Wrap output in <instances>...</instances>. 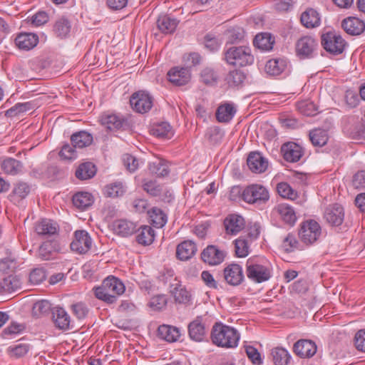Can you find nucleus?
I'll list each match as a JSON object with an SVG mask.
<instances>
[{"label": "nucleus", "instance_id": "f257e3e1", "mask_svg": "<svg viewBox=\"0 0 365 365\" xmlns=\"http://www.w3.org/2000/svg\"><path fill=\"white\" fill-rule=\"evenodd\" d=\"M210 337L215 345L232 349L237 346L240 334L234 327L219 322L212 326Z\"/></svg>", "mask_w": 365, "mask_h": 365}, {"label": "nucleus", "instance_id": "f03ea898", "mask_svg": "<svg viewBox=\"0 0 365 365\" xmlns=\"http://www.w3.org/2000/svg\"><path fill=\"white\" fill-rule=\"evenodd\" d=\"M246 274L254 282H264L272 276L271 264L264 257H250L246 262Z\"/></svg>", "mask_w": 365, "mask_h": 365}, {"label": "nucleus", "instance_id": "7ed1b4c3", "mask_svg": "<svg viewBox=\"0 0 365 365\" xmlns=\"http://www.w3.org/2000/svg\"><path fill=\"white\" fill-rule=\"evenodd\" d=\"M226 62L235 66H247L254 62L251 49L247 46H232L225 51Z\"/></svg>", "mask_w": 365, "mask_h": 365}, {"label": "nucleus", "instance_id": "20e7f679", "mask_svg": "<svg viewBox=\"0 0 365 365\" xmlns=\"http://www.w3.org/2000/svg\"><path fill=\"white\" fill-rule=\"evenodd\" d=\"M95 297H116L122 295L125 291V286L119 278L109 275L106 277L101 285L93 288Z\"/></svg>", "mask_w": 365, "mask_h": 365}, {"label": "nucleus", "instance_id": "39448f33", "mask_svg": "<svg viewBox=\"0 0 365 365\" xmlns=\"http://www.w3.org/2000/svg\"><path fill=\"white\" fill-rule=\"evenodd\" d=\"M269 197V195L267 188L258 184L247 186L242 192V200L250 204L265 202Z\"/></svg>", "mask_w": 365, "mask_h": 365}, {"label": "nucleus", "instance_id": "423d86ee", "mask_svg": "<svg viewBox=\"0 0 365 365\" xmlns=\"http://www.w3.org/2000/svg\"><path fill=\"white\" fill-rule=\"evenodd\" d=\"M131 108L137 113H148L153 107V98L148 92L138 91L132 94L130 98Z\"/></svg>", "mask_w": 365, "mask_h": 365}, {"label": "nucleus", "instance_id": "0eeeda50", "mask_svg": "<svg viewBox=\"0 0 365 365\" xmlns=\"http://www.w3.org/2000/svg\"><path fill=\"white\" fill-rule=\"evenodd\" d=\"M322 45L327 52L339 55L344 51L346 41L340 35L329 31L322 34Z\"/></svg>", "mask_w": 365, "mask_h": 365}, {"label": "nucleus", "instance_id": "6e6552de", "mask_svg": "<svg viewBox=\"0 0 365 365\" xmlns=\"http://www.w3.org/2000/svg\"><path fill=\"white\" fill-rule=\"evenodd\" d=\"M320 235L321 227L317 222L313 220L303 222L299 231V238L307 245H311L315 242Z\"/></svg>", "mask_w": 365, "mask_h": 365}, {"label": "nucleus", "instance_id": "1a4fd4ad", "mask_svg": "<svg viewBox=\"0 0 365 365\" xmlns=\"http://www.w3.org/2000/svg\"><path fill=\"white\" fill-rule=\"evenodd\" d=\"M51 319L56 328L66 331L72 329V320L66 310L61 307L56 306L51 309Z\"/></svg>", "mask_w": 365, "mask_h": 365}, {"label": "nucleus", "instance_id": "9d476101", "mask_svg": "<svg viewBox=\"0 0 365 365\" xmlns=\"http://www.w3.org/2000/svg\"><path fill=\"white\" fill-rule=\"evenodd\" d=\"M102 125L110 131L124 130L127 125L126 119L120 114L106 112L100 117Z\"/></svg>", "mask_w": 365, "mask_h": 365}, {"label": "nucleus", "instance_id": "9b49d317", "mask_svg": "<svg viewBox=\"0 0 365 365\" xmlns=\"http://www.w3.org/2000/svg\"><path fill=\"white\" fill-rule=\"evenodd\" d=\"M92 240L85 230H77L74 233V239L71 243V249L78 253L86 254L91 249Z\"/></svg>", "mask_w": 365, "mask_h": 365}, {"label": "nucleus", "instance_id": "f8f14e48", "mask_svg": "<svg viewBox=\"0 0 365 365\" xmlns=\"http://www.w3.org/2000/svg\"><path fill=\"white\" fill-rule=\"evenodd\" d=\"M317 47V41L311 36H303L296 43V52L301 58H312Z\"/></svg>", "mask_w": 365, "mask_h": 365}, {"label": "nucleus", "instance_id": "ddd939ff", "mask_svg": "<svg viewBox=\"0 0 365 365\" xmlns=\"http://www.w3.org/2000/svg\"><path fill=\"white\" fill-rule=\"evenodd\" d=\"M225 257V252L215 245H208L201 253L202 260L211 266L221 264Z\"/></svg>", "mask_w": 365, "mask_h": 365}, {"label": "nucleus", "instance_id": "4468645a", "mask_svg": "<svg viewBox=\"0 0 365 365\" xmlns=\"http://www.w3.org/2000/svg\"><path fill=\"white\" fill-rule=\"evenodd\" d=\"M39 38L37 34L30 32L18 34L14 38L15 46L21 51H30L38 43Z\"/></svg>", "mask_w": 365, "mask_h": 365}, {"label": "nucleus", "instance_id": "2eb2a0df", "mask_svg": "<svg viewBox=\"0 0 365 365\" xmlns=\"http://www.w3.org/2000/svg\"><path fill=\"white\" fill-rule=\"evenodd\" d=\"M324 218L331 226H339L344 219V210L339 204H333L327 207L324 213Z\"/></svg>", "mask_w": 365, "mask_h": 365}, {"label": "nucleus", "instance_id": "dca6fc26", "mask_svg": "<svg viewBox=\"0 0 365 365\" xmlns=\"http://www.w3.org/2000/svg\"><path fill=\"white\" fill-rule=\"evenodd\" d=\"M190 338L195 341H202L205 338L207 330L202 317H197L187 327Z\"/></svg>", "mask_w": 365, "mask_h": 365}, {"label": "nucleus", "instance_id": "f3484780", "mask_svg": "<svg viewBox=\"0 0 365 365\" xmlns=\"http://www.w3.org/2000/svg\"><path fill=\"white\" fill-rule=\"evenodd\" d=\"M281 151L284 159L290 163L298 162L304 154L302 148L294 142L283 144Z\"/></svg>", "mask_w": 365, "mask_h": 365}, {"label": "nucleus", "instance_id": "a211bd4d", "mask_svg": "<svg viewBox=\"0 0 365 365\" xmlns=\"http://www.w3.org/2000/svg\"><path fill=\"white\" fill-rule=\"evenodd\" d=\"M112 230L113 232L122 237H128L132 235L136 231V224L132 221L119 219L112 223Z\"/></svg>", "mask_w": 365, "mask_h": 365}, {"label": "nucleus", "instance_id": "6ab92c4d", "mask_svg": "<svg viewBox=\"0 0 365 365\" xmlns=\"http://www.w3.org/2000/svg\"><path fill=\"white\" fill-rule=\"evenodd\" d=\"M247 164L250 170L255 173H264L268 167L267 160L259 152H252L249 154Z\"/></svg>", "mask_w": 365, "mask_h": 365}, {"label": "nucleus", "instance_id": "aec40b11", "mask_svg": "<svg viewBox=\"0 0 365 365\" xmlns=\"http://www.w3.org/2000/svg\"><path fill=\"white\" fill-rule=\"evenodd\" d=\"M293 351L301 358H310L317 352L314 342L307 339H300L294 343Z\"/></svg>", "mask_w": 365, "mask_h": 365}, {"label": "nucleus", "instance_id": "412c9836", "mask_svg": "<svg viewBox=\"0 0 365 365\" xmlns=\"http://www.w3.org/2000/svg\"><path fill=\"white\" fill-rule=\"evenodd\" d=\"M225 281L230 285L237 286L243 281L244 275L242 268L237 264H231L224 269Z\"/></svg>", "mask_w": 365, "mask_h": 365}, {"label": "nucleus", "instance_id": "4be33fe9", "mask_svg": "<svg viewBox=\"0 0 365 365\" xmlns=\"http://www.w3.org/2000/svg\"><path fill=\"white\" fill-rule=\"evenodd\" d=\"M61 247L57 241L48 240L42 243L38 250V257L42 260H50L56 257Z\"/></svg>", "mask_w": 365, "mask_h": 365}, {"label": "nucleus", "instance_id": "5701e85b", "mask_svg": "<svg viewBox=\"0 0 365 365\" xmlns=\"http://www.w3.org/2000/svg\"><path fill=\"white\" fill-rule=\"evenodd\" d=\"M170 82L175 86H183L190 80V73L187 68L174 67L168 73Z\"/></svg>", "mask_w": 365, "mask_h": 365}, {"label": "nucleus", "instance_id": "b1692460", "mask_svg": "<svg viewBox=\"0 0 365 365\" xmlns=\"http://www.w3.org/2000/svg\"><path fill=\"white\" fill-rule=\"evenodd\" d=\"M224 225L227 234L235 235L245 227V222L242 216L232 214L225 219Z\"/></svg>", "mask_w": 365, "mask_h": 365}, {"label": "nucleus", "instance_id": "393cba45", "mask_svg": "<svg viewBox=\"0 0 365 365\" xmlns=\"http://www.w3.org/2000/svg\"><path fill=\"white\" fill-rule=\"evenodd\" d=\"M341 26L347 34L353 36L361 34L365 29L364 22L359 18L352 16L345 19L341 23Z\"/></svg>", "mask_w": 365, "mask_h": 365}, {"label": "nucleus", "instance_id": "a878e982", "mask_svg": "<svg viewBox=\"0 0 365 365\" xmlns=\"http://www.w3.org/2000/svg\"><path fill=\"white\" fill-rule=\"evenodd\" d=\"M274 212L277 214L286 224L292 226L297 221L296 212L294 208L288 204L282 203L277 205L274 207Z\"/></svg>", "mask_w": 365, "mask_h": 365}, {"label": "nucleus", "instance_id": "bb28decb", "mask_svg": "<svg viewBox=\"0 0 365 365\" xmlns=\"http://www.w3.org/2000/svg\"><path fill=\"white\" fill-rule=\"evenodd\" d=\"M158 336L166 341L175 342L180 339L181 333L176 327L163 324L158 329Z\"/></svg>", "mask_w": 365, "mask_h": 365}, {"label": "nucleus", "instance_id": "cd10ccee", "mask_svg": "<svg viewBox=\"0 0 365 365\" xmlns=\"http://www.w3.org/2000/svg\"><path fill=\"white\" fill-rule=\"evenodd\" d=\"M288 61L284 58H277L269 60L265 65V71L272 76L281 74L287 67Z\"/></svg>", "mask_w": 365, "mask_h": 365}, {"label": "nucleus", "instance_id": "c85d7f7f", "mask_svg": "<svg viewBox=\"0 0 365 365\" xmlns=\"http://www.w3.org/2000/svg\"><path fill=\"white\" fill-rule=\"evenodd\" d=\"M196 251L197 247L195 242L185 240L178 245L176 255L180 260H187L195 254Z\"/></svg>", "mask_w": 365, "mask_h": 365}, {"label": "nucleus", "instance_id": "c756f323", "mask_svg": "<svg viewBox=\"0 0 365 365\" xmlns=\"http://www.w3.org/2000/svg\"><path fill=\"white\" fill-rule=\"evenodd\" d=\"M72 201L74 207L85 210L93 204L94 197L90 192H78L73 196Z\"/></svg>", "mask_w": 365, "mask_h": 365}, {"label": "nucleus", "instance_id": "7c9ffc66", "mask_svg": "<svg viewBox=\"0 0 365 365\" xmlns=\"http://www.w3.org/2000/svg\"><path fill=\"white\" fill-rule=\"evenodd\" d=\"M300 21L302 24L307 28L312 29L320 25V16L319 13L314 9H307L301 14Z\"/></svg>", "mask_w": 365, "mask_h": 365}, {"label": "nucleus", "instance_id": "2f4dec72", "mask_svg": "<svg viewBox=\"0 0 365 365\" xmlns=\"http://www.w3.org/2000/svg\"><path fill=\"white\" fill-rule=\"evenodd\" d=\"M136 241L138 244L146 246L152 244L155 240V232L153 229L148 225L136 229Z\"/></svg>", "mask_w": 365, "mask_h": 365}, {"label": "nucleus", "instance_id": "473e14b6", "mask_svg": "<svg viewBox=\"0 0 365 365\" xmlns=\"http://www.w3.org/2000/svg\"><path fill=\"white\" fill-rule=\"evenodd\" d=\"M236 111L233 104H222L217 109L216 118L220 123H228L234 118Z\"/></svg>", "mask_w": 365, "mask_h": 365}, {"label": "nucleus", "instance_id": "72a5a7b5", "mask_svg": "<svg viewBox=\"0 0 365 365\" xmlns=\"http://www.w3.org/2000/svg\"><path fill=\"white\" fill-rule=\"evenodd\" d=\"M30 186L24 182H19L14 185L11 193L9 195V200L14 203H18L24 199L30 192Z\"/></svg>", "mask_w": 365, "mask_h": 365}, {"label": "nucleus", "instance_id": "f704fd0d", "mask_svg": "<svg viewBox=\"0 0 365 365\" xmlns=\"http://www.w3.org/2000/svg\"><path fill=\"white\" fill-rule=\"evenodd\" d=\"M178 24V21L176 19L172 18L168 15L160 16L157 21L158 28L165 34L173 33L177 28Z\"/></svg>", "mask_w": 365, "mask_h": 365}, {"label": "nucleus", "instance_id": "c9c22d12", "mask_svg": "<svg viewBox=\"0 0 365 365\" xmlns=\"http://www.w3.org/2000/svg\"><path fill=\"white\" fill-rule=\"evenodd\" d=\"M71 140L74 148H83L92 143L93 136L87 131L81 130L73 133L71 137Z\"/></svg>", "mask_w": 365, "mask_h": 365}, {"label": "nucleus", "instance_id": "e433bc0d", "mask_svg": "<svg viewBox=\"0 0 365 365\" xmlns=\"http://www.w3.org/2000/svg\"><path fill=\"white\" fill-rule=\"evenodd\" d=\"M274 43V38L269 33H261L256 35L254 39V45L257 48L268 51L272 49Z\"/></svg>", "mask_w": 365, "mask_h": 365}, {"label": "nucleus", "instance_id": "4c0bfd02", "mask_svg": "<svg viewBox=\"0 0 365 365\" xmlns=\"http://www.w3.org/2000/svg\"><path fill=\"white\" fill-rule=\"evenodd\" d=\"M21 282L17 276L9 275L0 282L2 294H11L21 287Z\"/></svg>", "mask_w": 365, "mask_h": 365}, {"label": "nucleus", "instance_id": "58836bf2", "mask_svg": "<svg viewBox=\"0 0 365 365\" xmlns=\"http://www.w3.org/2000/svg\"><path fill=\"white\" fill-rule=\"evenodd\" d=\"M271 355L274 365H288L292 359V356L289 351L282 347L272 349Z\"/></svg>", "mask_w": 365, "mask_h": 365}, {"label": "nucleus", "instance_id": "ea45409f", "mask_svg": "<svg viewBox=\"0 0 365 365\" xmlns=\"http://www.w3.org/2000/svg\"><path fill=\"white\" fill-rule=\"evenodd\" d=\"M71 21L64 16L58 18L53 25L55 34L61 38L67 37L71 32Z\"/></svg>", "mask_w": 365, "mask_h": 365}, {"label": "nucleus", "instance_id": "a19ab883", "mask_svg": "<svg viewBox=\"0 0 365 365\" xmlns=\"http://www.w3.org/2000/svg\"><path fill=\"white\" fill-rule=\"evenodd\" d=\"M126 191V187L122 182H114L106 185L103 188V194L108 197H119L123 196Z\"/></svg>", "mask_w": 365, "mask_h": 365}, {"label": "nucleus", "instance_id": "79ce46f5", "mask_svg": "<svg viewBox=\"0 0 365 365\" xmlns=\"http://www.w3.org/2000/svg\"><path fill=\"white\" fill-rule=\"evenodd\" d=\"M37 106L34 101H27L24 103H16L11 108L5 112V115L7 117H14L21 113L34 109Z\"/></svg>", "mask_w": 365, "mask_h": 365}, {"label": "nucleus", "instance_id": "37998d69", "mask_svg": "<svg viewBox=\"0 0 365 365\" xmlns=\"http://www.w3.org/2000/svg\"><path fill=\"white\" fill-rule=\"evenodd\" d=\"M96 173V169L92 163H84L81 164L76 170V177L81 180L92 178Z\"/></svg>", "mask_w": 365, "mask_h": 365}, {"label": "nucleus", "instance_id": "c03bdc74", "mask_svg": "<svg viewBox=\"0 0 365 365\" xmlns=\"http://www.w3.org/2000/svg\"><path fill=\"white\" fill-rule=\"evenodd\" d=\"M23 165L19 161L12 158H6L1 163V169L6 174L16 175L22 170Z\"/></svg>", "mask_w": 365, "mask_h": 365}, {"label": "nucleus", "instance_id": "a18cd8bd", "mask_svg": "<svg viewBox=\"0 0 365 365\" xmlns=\"http://www.w3.org/2000/svg\"><path fill=\"white\" fill-rule=\"evenodd\" d=\"M150 223L157 228L163 227L167 222L166 215L159 208L153 207L148 211Z\"/></svg>", "mask_w": 365, "mask_h": 365}, {"label": "nucleus", "instance_id": "49530a36", "mask_svg": "<svg viewBox=\"0 0 365 365\" xmlns=\"http://www.w3.org/2000/svg\"><path fill=\"white\" fill-rule=\"evenodd\" d=\"M309 140L315 147H322L328 141V133L326 130L317 128L309 132Z\"/></svg>", "mask_w": 365, "mask_h": 365}, {"label": "nucleus", "instance_id": "de8ad7c7", "mask_svg": "<svg viewBox=\"0 0 365 365\" xmlns=\"http://www.w3.org/2000/svg\"><path fill=\"white\" fill-rule=\"evenodd\" d=\"M150 172L158 177H164L169 173V168L165 160L162 159H156L149 163L148 166Z\"/></svg>", "mask_w": 365, "mask_h": 365}, {"label": "nucleus", "instance_id": "09e8293b", "mask_svg": "<svg viewBox=\"0 0 365 365\" xmlns=\"http://www.w3.org/2000/svg\"><path fill=\"white\" fill-rule=\"evenodd\" d=\"M35 230L40 235H51L56 232V227L51 220L43 219L36 224Z\"/></svg>", "mask_w": 365, "mask_h": 365}, {"label": "nucleus", "instance_id": "8fccbe9b", "mask_svg": "<svg viewBox=\"0 0 365 365\" xmlns=\"http://www.w3.org/2000/svg\"><path fill=\"white\" fill-rule=\"evenodd\" d=\"M152 133L160 138H170L173 135L172 128L167 122H162L154 125L152 128Z\"/></svg>", "mask_w": 365, "mask_h": 365}, {"label": "nucleus", "instance_id": "3c124183", "mask_svg": "<svg viewBox=\"0 0 365 365\" xmlns=\"http://www.w3.org/2000/svg\"><path fill=\"white\" fill-rule=\"evenodd\" d=\"M51 302L47 299H41L37 301L33 306L32 313L36 317L44 316L52 309Z\"/></svg>", "mask_w": 365, "mask_h": 365}, {"label": "nucleus", "instance_id": "603ef678", "mask_svg": "<svg viewBox=\"0 0 365 365\" xmlns=\"http://www.w3.org/2000/svg\"><path fill=\"white\" fill-rule=\"evenodd\" d=\"M245 79V73L240 70H233L229 72L225 80L230 87H238Z\"/></svg>", "mask_w": 365, "mask_h": 365}, {"label": "nucleus", "instance_id": "864d4df0", "mask_svg": "<svg viewBox=\"0 0 365 365\" xmlns=\"http://www.w3.org/2000/svg\"><path fill=\"white\" fill-rule=\"evenodd\" d=\"M235 254L238 257H245L250 253V246L247 240L240 237L234 241Z\"/></svg>", "mask_w": 365, "mask_h": 365}, {"label": "nucleus", "instance_id": "5fc2aeb1", "mask_svg": "<svg viewBox=\"0 0 365 365\" xmlns=\"http://www.w3.org/2000/svg\"><path fill=\"white\" fill-rule=\"evenodd\" d=\"M26 327L23 324L13 322L2 331V336L4 339H12L17 334L21 333Z\"/></svg>", "mask_w": 365, "mask_h": 365}, {"label": "nucleus", "instance_id": "6e6d98bb", "mask_svg": "<svg viewBox=\"0 0 365 365\" xmlns=\"http://www.w3.org/2000/svg\"><path fill=\"white\" fill-rule=\"evenodd\" d=\"M278 194L284 198L293 200L297 197V192L287 182H279L277 185Z\"/></svg>", "mask_w": 365, "mask_h": 365}, {"label": "nucleus", "instance_id": "4d7b16f0", "mask_svg": "<svg viewBox=\"0 0 365 365\" xmlns=\"http://www.w3.org/2000/svg\"><path fill=\"white\" fill-rule=\"evenodd\" d=\"M297 108L302 114L307 116L314 115L317 111L315 105L307 100L298 102Z\"/></svg>", "mask_w": 365, "mask_h": 365}, {"label": "nucleus", "instance_id": "13d9d810", "mask_svg": "<svg viewBox=\"0 0 365 365\" xmlns=\"http://www.w3.org/2000/svg\"><path fill=\"white\" fill-rule=\"evenodd\" d=\"M17 262L16 257L9 253L7 257L0 261V271L3 272H13L16 268Z\"/></svg>", "mask_w": 365, "mask_h": 365}, {"label": "nucleus", "instance_id": "bf43d9fd", "mask_svg": "<svg viewBox=\"0 0 365 365\" xmlns=\"http://www.w3.org/2000/svg\"><path fill=\"white\" fill-rule=\"evenodd\" d=\"M73 314L78 319L85 318L88 313V308L86 304L80 302L73 304L71 307Z\"/></svg>", "mask_w": 365, "mask_h": 365}, {"label": "nucleus", "instance_id": "052dcab7", "mask_svg": "<svg viewBox=\"0 0 365 365\" xmlns=\"http://www.w3.org/2000/svg\"><path fill=\"white\" fill-rule=\"evenodd\" d=\"M298 245L299 243L296 237L292 233L288 234L282 242V247L287 252H292L294 250L298 248Z\"/></svg>", "mask_w": 365, "mask_h": 365}, {"label": "nucleus", "instance_id": "680f3d73", "mask_svg": "<svg viewBox=\"0 0 365 365\" xmlns=\"http://www.w3.org/2000/svg\"><path fill=\"white\" fill-rule=\"evenodd\" d=\"M344 101L346 106L350 108L356 107L360 101L357 93L351 90H347L346 91Z\"/></svg>", "mask_w": 365, "mask_h": 365}, {"label": "nucleus", "instance_id": "e2e57ef3", "mask_svg": "<svg viewBox=\"0 0 365 365\" xmlns=\"http://www.w3.org/2000/svg\"><path fill=\"white\" fill-rule=\"evenodd\" d=\"M46 277V272L42 268L33 269L29 274V281L34 284L42 282Z\"/></svg>", "mask_w": 365, "mask_h": 365}, {"label": "nucleus", "instance_id": "0e129e2a", "mask_svg": "<svg viewBox=\"0 0 365 365\" xmlns=\"http://www.w3.org/2000/svg\"><path fill=\"white\" fill-rule=\"evenodd\" d=\"M201 78L205 84H213L217 82V75L213 69L206 68L201 73Z\"/></svg>", "mask_w": 365, "mask_h": 365}, {"label": "nucleus", "instance_id": "69168bd1", "mask_svg": "<svg viewBox=\"0 0 365 365\" xmlns=\"http://www.w3.org/2000/svg\"><path fill=\"white\" fill-rule=\"evenodd\" d=\"M167 305L166 298H150L148 306L151 311H161Z\"/></svg>", "mask_w": 365, "mask_h": 365}, {"label": "nucleus", "instance_id": "338daca9", "mask_svg": "<svg viewBox=\"0 0 365 365\" xmlns=\"http://www.w3.org/2000/svg\"><path fill=\"white\" fill-rule=\"evenodd\" d=\"M294 0H275L274 8L280 12H287L293 9Z\"/></svg>", "mask_w": 365, "mask_h": 365}, {"label": "nucleus", "instance_id": "774afa93", "mask_svg": "<svg viewBox=\"0 0 365 365\" xmlns=\"http://www.w3.org/2000/svg\"><path fill=\"white\" fill-rule=\"evenodd\" d=\"M246 354L248 358L255 365H259L262 361L260 356V354L256 348L252 346H247L245 347Z\"/></svg>", "mask_w": 365, "mask_h": 365}]
</instances>
